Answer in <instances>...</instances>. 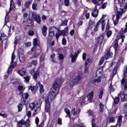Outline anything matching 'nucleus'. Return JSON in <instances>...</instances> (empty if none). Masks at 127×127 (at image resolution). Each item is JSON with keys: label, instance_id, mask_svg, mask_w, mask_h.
Here are the masks:
<instances>
[{"label": "nucleus", "instance_id": "obj_1", "mask_svg": "<svg viewBox=\"0 0 127 127\" xmlns=\"http://www.w3.org/2000/svg\"><path fill=\"white\" fill-rule=\"evenodd\" d=\"M64 79L62 78H57L53 84L49 96L45 99V111L46 113H50V105L52 101L59 94V89L61 88Z\"/></svg>", "mask_w": 127, "mask_h": 127}, {"label": "nucleus", "instance_id": "obj_2", "mask_svg": "<svg viewBox=\"0 0 127 127\" xmlns=\"http://www.w3.org/2000/svg\"><path fill=\"white\" fill-rule=\"evenodd\" d=\"M93 2L95 6L92 13V15L94 17H97L98 14H99V11L97 9V6L100 5L103 2V0H93Z\"/></svg>", "mask_w": 127, "mask_h": 127}, {"label": "nucleus", "instance_id": "obj_3", "mask_svg": "<svg viewBox=\"0 0 127 127\" xmlns=\"http://www.w3.org/2000/svg\"><path fill=\"white\" fill-rule=\"evenodd\" d=\"M82 79L83 77L81 74H78L75 78H70L69 80V85L70 87H73V86H75V85L78 84Z\"/></svg>", "mask_w": 127, "mask_h": 127}, {"label": "nucleus", "instance_id": "obj_4", "mask_svg": "<svg viewBox=\"0 0 127 127\" xmlns=\"http://www.w3.org/2000/svg\"><path fill=\"white\" fill-rule=\"evenodd\" d=\"M112 57H113L112 53H111L110 51H108L104 56V58H101L100 61H99V65H102V64L104 63V59L107 60V59H109V58H112Z\"/></svg>", "mask_w": 127, "mask_h": 127}, {"label": "nucleus", "instance_id": "obj_5", "mask_svg": "<svg viewBox=\"0 0 127 127\" xmlns=\"http://www.w3.org/2000/svg\"><path fill=\"white\" fill-rule=\"evenodd\" d=\"M68 27H66L63 30V31H58V32L56 34V38L58 39L60 35H63V36H66L67 33H68Z\"/></svg>", "mask_w": 127, "mask_h": 127}, {"label": "nucleus", "instance_id": "obj_6", "mask_svg": "<svg viewBox=\"0 0 127 127\" xmlns=\"http://www.w3.org/2000/svg\"><path fill=\"white\" fill-rule=\"evenodd\" d=\"M127 31V22L126 24V28L125 29L121 28L120 32H119V35L120 37L122 38L121 42H124V38L126 37V36L124 35L125 34Z\"/></svg>", "mask_w": 127, "mask_h": 127}, {"label": "nucleus", "instance_id": "obj_7", "mask_svg": "<svg viewBox=\"0 0 127 127\" xmlns=\"http://www.w3.org/2000/svg\"><path fill=\"white\" fill-rule=\"evenodd\" d=\"M31 74L33 76L35 80L37 79V77H39V70L37 68H33L30 71Z\"/></svg>", "mask_w": 127, "mask_h": 127}, {"label": "nucleus", "instance_id": "obj_8", "mask_svg": "<svg viewBox=\"0 0 127 127\" xmlns=\"http://www.w3.org/2000/svg\"><path fill=\"white\" fill-rule=\"evenodd\" d=\"M123 13H124V11L123 10V9H121V11H117V13H116V19L114 22L115 25H117V24H118V23H119V19L120 17H122Z\"/></svg>", "mask_w": 127, "mask_h": 127}, {"label": "nucleus", "instance_id": "obj_9", "mask_svg": "<svg viewBox=\"0 0 127 127\" xmlns=\"http://www.w3.org/2000/svg\"><path fill=\"white\" fill-rule=\"evenodd\" d=\"M119 98H120L122 102H126L127 101V93L121 91L118 94Z\"/></svg>", "mask_w": 127, "mask_h": 127}, {"label": "nucleus", "instance_id": "obj_10", "mask_svg": "<svg viewBox=\"0 0 127 127\" xmlns=\"http://www.w3.org/2000/svg\"><path fill=\"white\" fill-rule=\"evenodd\" d=\"M58 29L55 27H52L49 29V35L51 37H53L54 36V32H58Z\"/></svg>", "mask_w": 127, "mask_h": 127}, {"label": "nucleus", "instance_id": "obj_11", "mask_svg": "<svg viewBox=\"0 0 127 127\" xmlns=\"http://www.w3.org/2000/svg\"><path fill=\"white\" fill-rule=\"evenodd\" d=\"M32 15L34 19L35 20V21H36L37 23H40V22H41V18H40L39 15L36 14V12H33Z\"/></svg>", "mask_w": 127, "mask_h": 127}, {"label": "nucleus", "instance_id": "obj_12", "mask_svg": "<svg viewBox=\"0 0 127 127\" xmlns=\"http://www.w3.org/2000/svg\"><path fill=\"white\" fill-rule=\"evenodd\" d=\"M14 59H15V55H14V53H13L12 54L11 62L9 66L10 67L12 68L13 69L15 67V66H16V63L13 62V60H14Z\"/></svg>", "mask_w": 127, "mask_h": 127}, {"label": "nucleus", "instance_id": "obj_13", "mask_svg": "<svg viewBox=\"0 0 127 127\" xmlns=\"http://www.w3.org/2000/svg\"><path fill=\"white\" fill-rule=\"evenodd\" d=\"M28 93H23L22 95L21 102L24 105H26V100L28 98Z\"/></svg>", "mask_w": 127, "mask_h": 127}, {"label": "nucleus", "instance_id": "obj_14", "mask_svg": "<svg viewBox=\"0 0 127 127\" xmlns=\"http://www.w3.org/2000/svg\"><path fill=\"white\" fill-rule=\"evenodd\" d=\"M122 119H123L122 116H119L117 125L115 126H111L110 127H121V124H122V122H123Z\"/></svg>", "mask_w": 127, "mask_h": 127}, {"label": "nucleus", "instance_id": "obj_15", "mask_svg": "<svg viewBox=\"0 0 127 127\" xmlns=\"http://www.w3.org/2000/svg\"><path fill=\"white\" fill-rule=\"evenodd\" d=\"M43 99H44V96H42L37 101L36 105L38 106V107L40 108L41 107V105L42 104V100H43Z\"/></svg>", "mask_w": 127, "mask_h": 127}, {"label": "nucleus", "instance_id": "obj_16", "mask_svg": "<svg viewBox=\"0 0 127 127\" xmlns=\"http://www.w3.org/2000/svg\"><path fill=\"white\" fill-rule=\"evenodd\" d=\"M103 68L104 67L102 66L97 70L96 72V76H100V75H102V74H103L104 72V70H103Z\"/></svg>", "mask_w": 127, "mask_h": 127}, {"label": "nucleus", "instance_id": "obj_17", "mask_svg": "<svg viewBox=\"0 0 127 127\" xmlns=\"http://www.w3.org/2000/svg\"><path fill=\"white\" fill-rule=\"evenodd\" d=\"M42 33L44 36H46V34H47V27L46 26H43L42 28Z\"/></svg>", "mask_w": 127, "mask_h": 127}, {"label": "nucleus", "instance_id": "obj_18", "mask_svg": "<svg viewBox=\"0 0 127 127\" xmlns=\"http://www.w3.org/2000/svg\"><path fill=\"white\" fill-rule=\"evenodd\" d=\"M78 54H79L78 53H75L74 54V56L71 54L70 55V57L71 58V61L73 63V62H74V61H75V60H76V59H77V56H78Z\"/></svg>", "mask_w": 127, "mask_h": 127}, {"label": "nucleus", "instance_id": "obj_19", "mask_svg": "<svg viewBox=\"0 0 127 127\" xmlns=\"http://www.w3.org/2000/svg\"><path fill=\"white\" fill-rule=\"evenodd\" d=\"M40 110H41L40 107H37L36 109L34 110L32 117H35V116H36V115H37V114L40 112Z\"/></svg>", "mask_w": 127, "mask_h": 127}, {"label": "nucleus", "instance_id": "obj_20", "mask_svg": "<svg viewBox=\"0 0 127 127\" xmlns=\"http://www.w3.org/2000/svg\"><path fill=\"white\" fill-rule=\"evenodd\" d=\"M31 3H32V0L27 1L24 4L25 7H26V8H28Z\"/></svg>", "mask_w": 127, "mask_h": 127}, {"label": "nucleus", "instance_id": "obj_21", "mask_svg": "<svg viewBox=\"0 0 127 127\" xmlns=\"http://www.w3.org/2000/svg\"><path fill=\"white\" fill-rule=\"evenodd\" d=\"M102 80V79L101 78V76H97L94 79V82L95 83H101V81Z\"/></svg>", "mask_w": 127, "mask_h": 127}, {"label": "nucleus", "instance_id": "obj_22", "mask_svg": "<svg viewBox=\"0 0 127 127\" xmlns=\"http://www.w3.org/2000/svg\"><path fill=\"white\" fill-rule=\"evenodd\" d=\"M93 97H94V92L92 91L87 96L88 100L91 101V100L93 99Z\"/></svg>", "mask_w": 127, "mask_h": 127}, {"label": "nucleus", "instance_id": "obj_23", "mask_svg": "<svg viewBox=\"0 0 127 127\" xmlns=\"http://www.w3.org/2000/svg\"><path fill=\"white\" fill-rule=\"evenodd\" d=\"M39 87H40V93H43L44 92V89L43 88V85L41 84L40 82L38 83Z\"/></svg>", "mask_w": 127, "mask_h": 127}, {"label": "nucleus", "instance_id": "obj_24", "mask_svg": "<svg viewBox=\"0 0 127 127\" xmlns=\"http://www.w3.org/2000/svg\"><path fill=\"white\" fill-rule=\"evenodd\" d=\"M19 58L20 62L23 63L24 62V55L23 54H19Z\"/></svg>", "mask_w": 127, "mask_h": 127}, {"label": "nucleus", "instance_id": "obj_25", "mask_svg": "<svg viewBox=\"0 0 127 127\" xmlns=\"http://www.w3.org/2000/svg\"><path fill=\"white\" fill-rule=\"evenodd\" d=\"M7 38V37L6 36V35H5V34H2L1 35V37H0V40L1 41H4V40H6Z\"/></svg>", "mask_w": 127, "mask_h": 127}, {"label": "nucleus", "instance_id": "obj_26", "mask_svg": "<svg viewBox=\"0 0 127 127\" xmlns=\"http://www.w3.org/2000/svg\"><path fill=\"white\" fill-rule=\"evenodd\" d=\"M103 40H104V37L103 35H101L100 36H99L97 40V42L98 43H102V42H103Z\"/></svg>", "mask_w": 127, "mask_h": 127}, {"label": "nucleus", "instance_id": "obj_27", "mask_svg": "<svg viewBox=\"0 0 127 127\" xmlns=\"http://www.w3.org/2000/svg\"><path fill=\"white\" fill-rule=\"evenodd\" d=\"M100 20V24H102V30H104L105 28V25H106V22L105 21V20H103L102 19H101Z\"/></svg>", "mask_w": 127, "mask_h": 127}, {"label": "nucleus", "instance_id": "obj_28", "mask_svg": "<svg viewBox=\"0 0 127 127\" xmlns=\"http://www.w3.org/2000/svg\"><path fill=\"white\" fill-rule=\"evenodd\" d=\"M99 107H100V110L99 111L100 113H103L104 112V105L103 104L100 103L99 104Z\"/></svg>", "mask_w": 127, "mask_h": 127}, {"label": "nucleus", "instance_id": "obj_29", "mask_svg": "<svg viewBox=\"0 0 127 127\" xmlns=\"http://www.w3.org/2000/svg\"><path fill=\"white\" fill-rule=\"evenodd\" d=\"M29 90H31V91H36L37 90V87L34 86H30L29 87Z\"/></svg>", "mask_w": 127, "mask_h": 127}, {"label": "nucleus", "instance_id": "obj_30", "mask_svg": "<svg viewBox=\"0 0 127 127\" xmlns=\"http://www.w3.org/2000/svg\"><path fill=\"white\" fill-rule=\"evenodd\" d=\"M36 106V105H35V103H31L29 104V107L30 109H31V110H34V108H35Z\"/></svg>", "mask_w": 127, "mask_h": 127}, {"label": "nucleus", "instance_id": "obj_31", "mask_svg": "<svg viewBox=\"0 0 127 127\" xmlns=\"http://www.w3.org/2000/svg\"><path fill=\"white\" fill-rule=\"evenodd\" d=\"M20 76H24L26 74V71L23 70H20L18 72Z\"/></svg>", "mask_w": 127, "mask_h": 127}, {"label": "nucleus", "instance_id": "obj_32", "mask_svg": "<svg viewBox=\"0 0 127 127\" xmlns=\"http://www.w3.org/2000/svg\"><path fill=\"white\" fill-rule=\"evenodd\" d=\"M37 50V46H34L31 50V53H35V51Z\"/></svg>", "mask_w": 127, "mask_h": 127}, {"label": "nucleus", "instance_id": "obj_33", "mask_svg": "<svg viewBox=\"0 0 127 127\" xmlns=\"http://www.w3.org/2000/svg\"><path fill=\"white\" fill-rule=\"evenodd\" d=\"M114 103L116 105L119 104V103H120V97H116L114 99Z\"/></svg>", "mask_w": 127, "mask_h": 127}, {"label": "nucleus", "instance_id": "obj_34", "mask_svg": "<svg viewBox=\"0 0 127 127\" xmlns=\"http://www.w3.org/2000/svg\"><path fill=\"white\" fill-rule=\"evenodd\" d=\"M37 3H36V2H34V3L32 4V9H33L34 10H36V7H37Z\"/></svg>", "mask_w": 127, "mask_h": 127}, {"label": "nucleus", "instance_id": "obj_35", "mask_svg": "<svg viewBox=\"0 0 127 127\" xmlns=\"http://www.w3.org/2000/svg\"><path fill=\"white\" fill-rule=\"evenodd\" d=\"M101 20H100L98 22L96 26L94 28V30L95 31H98V27H99V25L101 24Z\"/></svg>", "mask_w": 127, "mask_h": 127}, {"label": "nucleus", "instance_id": "obj_36", "mask_svg": "<svg viewBox=\"0 0 127 127\" xmlns=\"http://www.w3.org/2000/svg\"><path fill=\"white\" fill-rule=\"evenodd\" d=\"M14 7V3H13V0H11L10 4V9H12Z\"/></svg>", "mask_w": 127, "mask_h": 127}, {"label": "nucleus", "instance_id": "obj_37", "mask_svg": "<svg viewBox=\"0 0 127 127\" xmlns=\"http://www.w3.org/2000/svg\"><path fill=\"white\" fill-rule=\"evenodd\" d=\"M64 112L67 115L68 117H70V110L68 108H65Z\"/></svg>", "mask_w": 127, "mask_h": 127}, {"label": "nucleus", "instance_id": "obj_38", "mask_svg": "<svg viewBox=\"0 0 127 127\" xmlns=\"http://www.w3.org/2000/svg\"><path fill=\"white\" fill-rule=\"evenodd\" d=\"M38 43V40H37V39L36 38L34 39L33 41L34 46H37Z\"/></svg>", "mask_w": 127, "mask_h": 127}, {"label": "nucleus", "instance_id": "obj_39", "mask_svg": "<svg viewBox=\"0 0 127 127\" xmlns=\"http://www.w3.org/2000/svg\"><path fill=\"white\" fill-rule=\"evenodd\" d=\"M109 122H110V123H114L115 122H116V118L111 117L109 119Z\"/></svg>", "mask_w": 127, "mask_h": 127}, {"label": "nucleus", "instance_id": "obj_40", "mask_svg": "<svg viewBox=\"0 0 127 127\" xmlns=\"http://www.w3.org/2000/svg\"><path fill=\"white\" fill-rule=\"evenodd\" d=\"M23 108V105L22 104H20L18 105V109L19 111V112H21L22 110V108Z\"/></svg>", "mask_w": 127, "mask_h": 127}, {"label": "nucleus", "instance_id": "obj_41", "mask_svg": "<svg viewBox=\"0 0 127 127\" xmlns=\"http://www.w3.org/2000/svg\"><path fill=\"white\" fill-rule=\"evenodd\" d=\"M124 77L127 76V66L124 67Z\"/></svg>", "mask_w": 127, "mask_h": 127}, {"label": "nucleus", "instance_id": "obj_42", "mask_svg": "<svg viewBox=\"0 0 127 127\" xmlns=\"http://www.w3.org/2000/svg\"><path fill=\"white\" fill-rule=\"evenodd\" d=\"M118 46L119 44H118V41L116 40V41H115V44L114 46L115 50H117V48L118 47Z\"/></svg>", "mask_w": 127, "mask_h": 127}, {"label": "nucleus", "instance_id": "obj_43", "mask_svg": "<svg viewBox=\"0 0 127 127\" xmlns=\"http://www.w3.org/2000/svg\"><path fill=\"white\" fill-rule=\"evenodd\" d=\"M64 3V1H63V0H58V4H59V5H60V6L63 5Z\"/></svg>", "mask_w": 127, "mask_h": 127}, {"label": "nucleus", "instance_id": "obj_44", "mask_svg": "<svg viewBox=\"0 0 127 127\" xmlns=\"http://www.w3.org/2000/svg\"><path fill=\"white\" fill-rule=\"evenodd\" d=\"M31 77L30 76L24 77V79L25 82H29V80H30Z\"/></svg>", "mask_w": 127, "mask_h": 127}, {"label": "nucleus", "instance_id": "obj_45", "mask_svg": "<svg viewBox=\"0 0 127 127\" xmlns=\"http://www.w3.org/2000/svg\"><path fill=\"white\" fill-rule=\"evenodd\" d=\"M95 119H93L92 120V127H99L98 126H96V124L94 123Z\"/></svg>", "mask_w": 127, "mask_h": 127}, {"label": "nucleus", "instance_id": "obj_46", "mask_svg": "<svg viewBox=\"0 0 127 127\" xmlns=\"http://www.w3.org/2000/svg\"><path fill=\"white\" fill-rule=\"evenodd\" d=\"M75 108H72L71 110V113L73 116H75V115H77V112L75 111Z\"/></svg>", "mask_w": 127, "mask_h": 127}, {"label": "nucleus", "instance_id": "obj_47", "mask_svg": "<svg viewBox=\"0 0 127 127\" xmlns=\"http://www.w3.org/2000/svg\"><path fill=\"white\" fill-rule=\"evenodd\" d=\"M103 94H104V91L103 90H101L98 95L99 98L102 99V97H103Z\"/></svg>", "mask_w": 127, "mask_h": 127}, {"label": "nucleus", "instance_id": "obj_48", "mask_svg": "<svg viewBox=\"0 0 127 127\" xmlns=\"http://www.w3.org/2000/svg\"><path fill=\"white\" fill-rule=\"evenodd\" d=\"M62 44H63V45H66V44H67V42L66 41V39H65V38L63 39Z\"/></svg>", "mask_w": 127, "mask_h": 127}, {"label": "nucleus", "instance_id": "obj_49", "mask_svg": "<svg viewBox=\"0 0 127 127\" xmlns=\"http://www.w3.org/2000/svg\"><path fill=\"white\" fill-rule=\"evenodd\" d=\"M89 72V67L87 65H85L84 73H88Z\"/></svg>", "mask_w": 127, "mask_h": 127}, {"label": "nucleus", "instance_id": "obj_50", "mask_svg": "<svg viewBox=\"0 0 127 127\" xmlns=\"http://www.w3.org/2000/svg\"><path fill=\"white\" fill-rule=\"evenodd\" d=\"M8 14V13H6V15L5 17V22L6 23L7 22H8V16L7 15Z\"/></svg>", "mask_w": 127, "mask_h": 127}, {"label": "nucleus", "instance_id": "obj_51", "mask_svg": "<svg viewBox=\"0 0 127 127\" xmlns=\"http://www.w3.org/2000/svg\"><path fill=\"white\" fill-rule=\"evenodd\" d=\"M91 62V60H90V59H88L86 61H85V63L84 64V66H87L88 65V64Z\"/></svg>", "mask_w": 127, "mask_h": 127}, {"label": "nucleus", "instance_id": "obj_52", "mask_svg": "<svg viewBox=\"0 0 127 127\" xmlns=\"http://www.w3.org/2000/svg\"><path fill=\"white\" fill-rule=\"evenodd\" d=\"M126 83H127L126 82V78H123L122 80H121V84L122 85H124Z\"/></svg>", "mask_w": 127, "mask_h": 127}, {"label": "nucleus", "instance_id": "obj_53", "mask_svg": "<svg viewBox=\"0 0 127 127\" xmlns=\"http://www.w3.org/2000/svg\"><path fill=\"white\" fill-rule=\"evenodd\" d=\"M64 4H65V6H68L69 0H64Z\"/></svg>", "mask_w": 127, "mask_h": 127}, {"label": "nucleus", "instance_id": "obj_54", "mask_svg": "<svg viewBox=\"0 0 127 127\" xmlns=\"http://www.w3.org/2000/svg\"><path fill=\"white\" fill-rule=\"evenodd\" d=\"M59 58L61 60H63L64 59V56L62 54H59Z\"/></svg>", "mask_w": 127, "mask_h": 127}, {"label": "nucleus", "instance_id": "obj_55", "mask_svg": "<svg viewBox=\"0 0 127 127\" xmlns=\"http://www.w3.org/2000/svg\"><path fill=\"white\" fill-rule=\"evenodd\" d=\"M86 57H87V54H86V53H84L82 54V59H83V60H86Z\"/></svg>", "mask_w": 127, "mask_h": 127}, {"label": "nucleus", "instance_id": "obj_56", "mask_svg": "<svg viewBox=\"0 0 127 127\" xmlns=\"http://www.w3.org/2000/svg\"><path fill=\"white\" fill-rule=\"evenodd\" d=\"M12 68H11L10 66L9 67L7 71V74H10L11 72H12Z\"/></svg>", "mask_w": 127, "mask_h": 127}, {"label": "nucleus", "instance_id": "obj_57", "mask_svg": "<svg viewBox=\"0 0 127 127\" xmlns=\"http://www.w3.org/2000/svg\"><path fill=\"white\" fill-rule=\"evenodd\" d=\"M107 35L108 37H110L111 35H112V31H108L107 32Z\"/></svg>", "mask_w": 127, "mask_h": 127}, {"label": "nucleus", "instance_id": "obj_58", "mask_svg": "<svg viewBox=\"0 0 127 127\" xmlns=\"http://www.w3.org/2000/svg\"><path fill=\"white\" fill-rule=\"evenodd\" d=\"M26 114L28 118H30V117H31V112H30V111L27 112Z\"/></svg>", "mask_w": 127, "mask_h": 127}, {"label": "nucleus", "instance_id": "obj_59", "mask_svg": "<svg viewBox=\"0 0 127 127\" xmlns=\"http://www.w3.org/2000/svg\"><path fill=\"white\" fill-rule=\"evenodd\" d=\"M58 125H62V120H61V118L58 119Z\"/></svg>", "mask_w": 127, "mask_h": 127}, {"label": "nucleus", "instance_id": "obj_60", "mask_svg": "<svg viewBox=\"0 0 127 127\" xmlns=\"http://www.w3.org/2000/svg\"><path fill=\"white\" fill-rule=\"evenodd\" d=\"M32 64L33 65H34L35 66H36V65H37V61H35V60H33L32 61Z\"/></svg>", "mask_w": 127, "mask_h": 127}, {"label": "nucleus", "instance_id": "obj_61", "mask_svg": "<svg viewBox=\"0 0 127 127\" xmlns=\"http://www.w3.org/2000/svg\"><path fill=\"white\" fill-rule=\"evenodd\" d=\"M28 34L30 36H32L34 35V32L32 31H29Z\"/></svg>", "mask_w": 127, "mask_h": 127}, {"label": "nucleus", "instance_id": "obj_62", "mask_svg": "<svg viewBox=\"0 0 127 127\" xmlns=\"http://www.w3.org/2000/svg\"><path fill=\"white\" fill-rule=\"evenodd\" d=\"M0 116L2 117L3 118H7V115L6 114H2L0 113Z\"/></svg>", "mask_w": 127, "mask_h": 127}, {"label": "nucleus", "instance_id": "obj_63", "mask_svg": "<svg viewBox=\"0 0 127 127\" xmlns=\"http://www.w3.org/2000/svg\"><path fill=\"white\" fill-rule=\"evenodd\" d=\"M35 123L37 126L38 124H39V119H38V117H36L35 119Z\"/></svg>", "mask_w": 127, "mask_h": 127}, {"label": "nucleus", "instance_id": "obj_64", "mask_svg": "<svg viewBox=\"0 0 127 127\" xmlns=\"http://www.w3.org/2000/svg\"><path fill=\"white\" fill-rule=\"evenodd\" d=\"M75 33V31L74 30H71L70 32V34L71 36H73Z\"/></svg>", "mask_w": 127, "mask_h": 127}]
</instances>
